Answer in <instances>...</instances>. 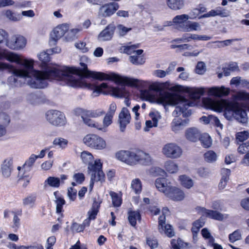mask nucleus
Returning a JSON list of instances; mask_svg holds the SVG:
<instances>
[{"instance_id": "nucleus-44", "label": "nucleus", "mask_w": 249, "mask_h": 249, "mask_svg": "<svg viewBox=\"0 0 249 249\" xmlns=\"http://www.w3.org/2000/svg\"><path fill=\"white\" fill-rule=\"evenodd\" d=\"M109 194L111 197L113 206L116 207H120L122 202L121 198L115 192H110Z\"/></svg>"}, {"instance_id": "nucleus-50", "label": "nucleus", "mask_w": 249, "mask_h": 249, "mask_svg": "<svg viewBox=\"0 0 249 249\" xmlns=\"http://www.w3.org/2000/svg\"><path fill=\"white\" fill-rule=\"evenodd\" d=\"M206 71L205 64L203 62H198L196 68V72L199 74H203Z\"/></svg>"}, {"instance_id": "nucleus-47", "label": "nucleus", "mask_w": 249, "mask_h": 249, "mask_svg": "<svg viewBox=\"0 0 249 249\" xmlns=\"http://www.w3.org/2000/svg\"><path fill=\"white\" fill-rule=\"evenodd\" d=\"M90 118L91 117L88 116L83 117V121L84 123L89 126L95 127L98 129L99 124L95 123V122L93 120L90 119Z\"/></svg>"}, {"instance_id": "nucleus-30", "label": "nucleus", "mask_w": 249, "mask_h": 249, "mask_svg": "<svg viewBox=\"0 0 249 249\" xmlns=\"http://www.w3.org/2000/svg\"><path fill=\"white\" fill-rule=\"evenodd\" d=\"M36 199V194H30L23 199V205L25 207L33 208L35 204Z\"/></svg>"}, {"instance_id": "nucleus-41", "label": "nucleus", "mask_w": 249, "mask_h": 249, "mask_svg": "<svg viewBox=\"0 0 249 249\" xmlns=\"http://www.w3.org/2000/svg\"><path fill=\"white\" fill-rule=\"evenodd\" d=\"M242 239L241 231L240 230H235L229 235V241L231 243H234Z\"/></svg>"}, {"instance_id": "nucleus-46", "label": "nucleus", "mask_w": 249, "mask_h": 249, "mask_svg": "<svg viewBox=\"0 0 249 249\" xmlns=\"http://www.w3.org/2000/svg\"><path fill=\"white\" fill-rule=\"evenodd\" d=\"M87 112V116L91 117V118H97L100 117L105 113V112L101 109H98L94 110H88V112Z\"/></svg>"}, {"instance_id": "nucleus-64", "label": "nucleus", "mask_w": 249, "mask_h": 249, "mask_svg": "<svg viewBox=\"0 0 249 249\" xmlns=\"http://www.w3.org/2000/svg\"><path fill=\"white\" fill-rule=\"evenodd\" d=\"M240 204L243 209L249 211V197L242 199Z\"/></svg>"}, {"instance_id": "nucleus-37", "label": "nucleus", "mask_w": 249, "mask_h": 249, "mask_svg": "<svg viewBox=\"0 0 249 249\" xmlns=\"http://www.w3.org/2000/svg\"><path fill=\"white\" fill-rule=\"evenodd\" d=\"M174 69V66H170L166 71L157 70L154 71L153 74L155 76L158 77L163 78L169 74Z\"/></svg>"}, {"instance_id": "nucleus-26", "label": "nucleus", "mask_w": 249, "mask_h": 249, "mask_svg": "<svg viewBox=\"0 0 249 249\" xmlns=\"http://www.w3.org/2000/svg\"><path fill=\"white\" fill-rule=\"evenodd\" d=\"M179 180L180 184L183 187L189 189L194 186V181L189 177L183 175L179 177Z\"/></svg>"}, {"instance_id": "nucleus-59", "label": "nucleus", "mask_w": 249, "mask_h": 249, "mask_svg": "<svg viewBox=\"0 0 249 249\" xmlns=\"http://www.w3.org/2000/svg\"><path fill=\"white\" fill-rule=\"evenodd\" d=\"M171 244L173 249H180L181 246H182V241L179 238L177 240L172 239L171 240Z\"/></svg>"}, {"instance_id": "nucleus-1", "label": "nucleus", "mask_w": 249, "mask_h": 249, "mask_svg": "<svg viewBox=\"0 0 249 249\" xmlns=\"http://www.w3.org/2000/svg\"><path fill=\"white\" fill-rule=\"evenodd\" d=\"M3 59L22 66L16 68L12 65L0 61V71L7 70L13 74L8 79L9 84L12 87H18L22 85V82L18 80V78L24 79L27 84L34 89L46 87L47 79H55L63 81L71 87L87 88L93 90L92 93L93 96H98L101 93L105 94L107 93V91H109V87L107 84L103 83L100 86H93L86 83L84 77H92L100 80H109V74L90 71L88 69L87 65L82 62L80 63L82 69L81 70L67 66L59 68L47 66L44 71H37L34 69L33 60L23 59L21 55L16 53L6 50H0V60Z\"/></svg>"}, {"instance_id": "nucleus-54", "label": "nucleus", "mask_w": 249, "mask_h": 249, "mask_svg": "<svg viewBox=\"0 0 249 249\" xmlns=\"http://www.w3.org/2000/svg\"><path fill=\"white\" fill-rule=\"evenodd\" d=\"M86 46V43L83 41H79L75 44L76 48L81 50L82 53H86L88 51V49Z\"/></svg>"}, {"instance_id": "nucleus-25", "label": "nucleus", "mask_w": 249, "mask_h": 249, "mask_svg": "<svg viewBox=\"0 0 249 249\" xmlns=\"http://www.w3.org/2000/svg\"><path fill=\"white\" fill-rule=\"evenodd\" d=\"M141 219V215L139 212L129 210L128 212V220L132 227H135L137 221Z\"/></svg>"}, {"instance_id": "nucleus-3", "label": "nucleus", "mask_w": 249, "mask_h": 249, "mask_svg": "<svg viewBox=\"0 0 249 249\" xmlns=\"http://www.w3.org/2000/svg\"><path fill=\"white\" fill-rule=\"evenodd\" d=\"M202 102L206 108L219 112L224 111V115L229 120L233 118L242 124L247 122L248 118L246 111L232 102L225 100L214 101L210 98H203Z\"/></svg>"}, {"instance_id": "nucleus-49", "label": "nucleus", "mask_w": 249, "mask_h": 249, "mask_svg": "<svg viewBox=\"0 0 249 249\" xmlns=\"http://www.w3.org/2000/svg\"><path fill=\"white\" fill-rule=\"evenodd\" d=\"M249 138V132L247 131L239 132L236 134V139L240 142H243Z\"/></svg>"}, {"instance_id": "nucleus-21", "label": "nucleus", "mask_w": 249, "mask_h": 249, "mask_svg": "<svg viewBox=\"0 0 249 249\" xmlns=\"http://www.w3.org/2000/svg\"><path fill=\"white\" fill-rule=\"evenodd\" d=\"M143 52V51L142 49L136 50V53L129 57V60L130 62L136 65L144 64L145 60L143 56L141 55Z\"/></svg>"}, {"instance_id": "nucleus-62", "label": "nucleus", "mask_w": 249, "mask_h": 249, "mask_svg": "<svg viewBox=\"0 0 249 249\" xmlns=\"http://www.w3.org/2000/svg\"><path fill=\"white\" fill-rule=\"evenodd\" d=\"M231 174V170L227 168H223L221 170V178L229 180V176Z\"/></svg>"}, {"instance_id": "nucleus-53", "label": "nucleus", "mask_w": 249, "mask_h": 249, "mask_svg": "<svg viewBox=\"0 0 249 249\" xmlns=\"http://www.w3.org/2000/svg\"><path fill=\"white\" fill-rule=\"evenodd\" d=\"M77 191L72 187H70L68 189V196L69 199L71 201H74L76 197Z\"/></svg>"}, {"instance_id": "nucleus-22", "label": "nucleus", "mask_w": 249, "mask_h": 249, "mask_svg": "<svg viewBox=\"0 0 249 249\" xmlns=\"http://www.w3.org/2000/svg\"><path fill=\"white\" fill-rule=\"evenodd\" d=\"M13 161L11 159H6L4 160L1 167V171L4 178H8L11 175L12 170Z\"/></svg>"}, {"instance_id": "nucleus-58", "label": "nucleus", "mask_w": 249, "mask_h": 249, "mask_svg": "<svg viewBox=\"0 0 249 249\" xmlns=\"http://www.w3.org/2000/svg\"><path fill=\"white\" fill-rule=\"evenodd\" d=\"M239 153L243 154L249 151V147L247 142L243 143L239 145L238 148Z\"/></svg>"}, {"instance_id": "nucleus-33", "label": "nucleus", "mask_w": 249, "mask_h": 249, "mask_svg": "<svg viewBox=\"0 0 249 249\" xmlns=\"http://www.w3.org/2000/svg\"><path fill=\"white\" fill-rule=\"evenodd\" d=\"M202 145L205 148L209 147L212 144V140L211 137L207 133H204L198 138Z\"/></svg>"}, {"instance_id": "nucleus-17", "label": "nucleus", "mask_w": 249, "mask_h": 249, "mask_svg": "<svg viewBox=\"0 0 249 249\" xmlns=\"http://www.w3.org/2000/svg\"><path fill=\"white\" fill-rule=\"evenodd\" d=\"M194 18H195L194 16L189 17V16L186 14L177 15L173 19V22L177 25L179 30L183 31V27L187 25L188 20Z\"/></svg>"}, {"instance_id": "nucleus-6", "label": "nucleus", "mask_w": 249, "mask_h": 249, "mask_svg": "<svg viewBox=\"0 0 249 249\" xmlns=\"http://www.w3.org/2000/svg\"><path fill=\"white\" fill-rule=\"evenodd\" d=\"M184 90L189 93L191 98L195 100L199 99L205 92H207L210 96L219 97L228 95L230 93V89L224 86L211 88L186 87L184 88Z\"/></svg>"}, {"instance_id": "nucleus-11", "label": "nucleus", "mask_w": 249, "mask_h": 249, "mask_svg": "<svg viewBox=\"0 0 249 249\" xmlns=\"http://www.w3.org/2000/svg\"><path fill=\"white\" fill-rule=\"evenodd\" d=\"M119 4L115 2H111L101 6L98 12L100 17H108L112 15L118 9Z\"/></svg>"}, {"instance_id": "nucleus-15", "label": "nucleus", "mask_w": 249, "mask_h": 249, "mask_svg": "<svg viewBox=\"0 0 249 249\" xmlns=\"http://www.w3.org/2000/svg\"><path fill=\"white\" fill-rule=\"evenodd\" d=\"M130 119L129 110L127 108L123 107L119 115L120 130L122 132L124 131L126 125L129 123Z\"/></svg>"}, {"instance_id": "nucleus-55", "label": "nucleus", "mask_w": 249, "mask_h": 249, "mask_svg": "<svg viewBox=\"0 0 249 249\" xmlns=\"http://www.w3.org/2000/svg\"><path fill=\"white\" fill-rule=\"evenodd\" d=\"M80 31V30L77 28L72 29L68 32L66 36L68 40H72L75 37V35Z\"/></svg>"}, {"instance_id": "nucleus-5", "label": "nucleus", "mask_w": 249, "mask_h": 249, "mask_svg": "<svg viewBox=\"0 0 249 249\" xmlns=\"http://www.w3.org/2000/svg\"><path fill=\"white\" fill-rule=\"evenodd\" d=\"M81 158L83 162L89 164V173L91 176L89 188L92 189L94 182H102L105 180V175L102 170V163L100 160H95L93 163L91 162L93 157L90 153L86 151L81 153Z\"/></svg>"}, {"instance_id": "nucleus-36", "label": "nucleus", "mask_w": 249, "mask_h": 249, "mask_svg": "<svg viewBox=\"0 0 249 249\" xmlns=\"http://www.w3.org/2000/svg\"><path fill=\"white\" fill-rule=\"evenodd\" d=\"M139 47V44H134L132 45L124 46L122 47L121 49V52L124 53H126L128 54H131L132 53L134 54L136 53L137 48Z\"/></svg>"}, {"instance_id": "nucleus-34", "label": "nucleus", "mask_w": 249, "mask_h": 249, "mask_svg": "<svg viewBox=\"0 0 249 249\" xmlns=\"http://www.w3.org/2000/svg\"><path fill=\"white\" fill-rule=\"evenodd\" d=\"M132 190L136 194L141 193L142 190V182L140 179L135 178L132 180L131 184Z\"/></svg>"}, {"instance_id": "nucleus-63", "label": "nucleus", "mask_w": 249, "mask_h": 249, "mask_svg": "<svg viewBox=\"0 0 249 249\" xmlns=\"http://www.w3.org/2000/svg\"><path fill=\"white\" fill-rule=\"evenodd\" d=\"M149 116L152 119L153 122H156V124H158L159 119H160V115L158 112H151L149 114Z\"/></svg>"}, {"instance_id": "nucleus-40", "label": "nucleus", "mask_w": 249, "mask_h": 249, "mask_svg": "<svg viewBox=\"0 0 249 249\" xmlns=\"http://www.w3.org/2000/svg\"><path fill=\"white\" fill-rule=\"evenodd\" d=\"M204 157L207 162H213L216 160L217 155L214 151L209 150L204 154Z\"/></svg>"}, {"instance_id": "nucleus-61", "label": "nucleus", "mask_w": 249, "mask_h": 249, "mask_svg": "<svg viewBox=\"0 0 249 249\" xmlns=\"http://www.w3.org/2000/svg\"><path fill=\"white\" fill-rule=\"evenodd\" d=\"M73 111L76 115L81 116V118L83 119V117L87 116V112H88V110L81 108H76Z\"/></svg>"}, {"instance_id": "nucleus-16", "label": "nucleus", "mask_w": 249, "mask_h": 249, "mask_svg": "<svg viewBox=\"0 0 249 249\" xmlns=\"http://www.w3.org/2000/svg\"><path fill=\"white\" fill-rule=\"evenodd\" d=\"M164 216H160L159 218V230L160 233H164L167 236L171 237L174 235V232L170 225H165Z\"/></svg>"}, {"instance_id": "nucleus-60", "label": "nucleus", "mask_w": 249, "mask_h": 249, "mask_svg": "<svg viewBox=\"0 0 249 249\" xmlns=\"http://www.w3.org/2000/svg\"><path fill=\"white\" fill-rule=\"evenodd\" d=\"M71 230L73 231L81 232L84 230V225L78 224L76 223H73L71 227Z\"/></svg>"}, {"instance_id": "nucleus-8", "label": "nucleus", "mask_w": 249, "mask_h": 249, "mask_svg": "<svg viewBox=\"0 0 249 249\" xmlns=\"http://www.w3.org/2000/svg\"><path fill=\"white\" fill-rule=\"evenodd\" d=\"M162 153L167 158L175 159L181 156L182 150L177 143L170 142L165 144L163 146Z\"/></svg>"}, {"instance_id": "nucleus-18", "label": "nucleus", "mask_w": 249, "mask_h": 249, "mask_svg": "<svg viewBox=\"0 0 249 249\" xmlns=\"http://www.w3.org/2000/svg\"><path fill=\"white\" fill-rule=\"evenodd\" d=\"M69 27L66 24H61L56 27L51 34L52 38L56 41L62 37L68 31Z\"/></svg>"}, {"instance_id": "nucleus-51", "label": "nucleus", "mask_w": 249, "mask_h": 249, "mask_svg": "<svg viewBox=\"0 0 249 249\" xmlns=\"http://www.w3.org/2000/svg\"><path fill=\"white\" fill-rule=\"evenodd\" d=\"M220 130L223 129V124L220 123V120L216 117L212 115L211 117V123Z\"/></svg>"}, {"instance_id": "nucleus-2", "label": "nucleus", "mask_w": 249, "mask_h": 249, "mask_svg": "<svg viewBox=\"0 0 249 249\" xmlns=\"http://www.w3.org/2000/svg\"><path fill=\"white\" fill-rule=\"evenodd\" d=\"M169 86L168 82L155 83L151 85V88L156 91H160L159 96L157 98V102L163 106H176V108L173 112L174 117L182 114L183 117L190 116L192 112L188 108L194 105V103L190 102L184 97L169 93L162 91L167 89Z\"/></svg>"}, {"instance_id": "nucleus-43", "label": "nucleus", "mask_w": 249, "mask_h": 249, "mask_svg": "<svg viewBox=\"0 0 249 249\" xmlns=\"http://www.w3.org/2000/svg\"><path fill=\"white\" fill-rule=\"evenodd\" d=\"M54 195L55 196L56 200L55 201V203L56 204V210L57 213H60L62 212L63 206L64 205L65 203V200L60 197H57L56 196L57 192H55L53 193Z\"/></svg>"}, {"instance_id": "nucleus-52", "label": "nucleus", "mask_w": 249, "mask_h": 249, "mask_svg": "<svg viewBox=\"0 0 249 249\" xmlns=\"http://www.w3.org/2000/svg\"><path fill=\"white\" fill-rule=\"evenodd\" d=\"M117 29L120 36H124L127 34V32L131 30V28H127L122 24L117 26Z\"/></svg>"}, {"instance_id": "nucleus-29", "label": "nucleus", "mask_w": 249, "mask_h": 249, "mask_svg": "<svg viewBox=\"0 0 249 249\" xmlns=\"http://www.w3.org/2000/svg\"><path fill=\"white\" fill-rule=\"evenodd\" d=\"M100 202L94 200L91 208L88 212L89 217L91 219L94 220L95 219L96 216L98 213L99 208L100 207Z\"/></svg>"}, {"instance_id": "nucleus-28", "label": "nucleus", "mask_w": 249, "mask_h": 249, "mask_svg": "<svg viewBox=\"0 0 249 249\" xmlns=\"http://www.w3.org/2000/svg\"><path fill=\"white\" fill-rule=\"evenodd\" d=\"M113 116L107 113L103 121V125L99 124L98 129L105 132L106 128L112 123Z\"/></svg>"}, {"instance_id": "nucleus-45", "label": "nucleus", "mask_w": 249, "mask_h": 249, "mask_svg": "<svg viewBox=\"0 0 249 249\" xmlns=\"http://www.w3.org/2000/svg\"><path fill=\"white\" fill-rule=\"evenodd\" d=\"M10 122L9 116L4 112H0V125L6 127Z\"/></svg>"}, {"instance_id": "nucleus-13", "label": "nucleus", "mask_w": 249, "mask_h": 249, "mask_svg": "<svg viewBox=\"0 0 249 249\" xmlns=\"http://www.w3.org/2000/svg\"><path fill=\"white\" fill-rule=\"evenodd\" d=\"M166 196L174 201L178 202L183 200L186 195L181 188L173 186Z\"/></svg>"}, {"instance_id": "nucleus-27", "label": "nucleus", "mask_w": 249, "mask_h": 249, "mask_svg": "<svg viewBox=\"0 0 249 249\" xmlns=\"http://www.w3.org/2000/svg\"><path fill=\"white\" fill-rule=\"evenodd\" d=\"M60 185V179L59 178L49 177L44 182V186H47L54 188H58Z\"/></svg>"}, {"instance_id": "nucleus-38", "label": "nucleus", "mask_w": 249, "mask_h": 249, "mask_svg": "<svg viewBox=\"0 0 249 249\" xmlns=\"http://www.w3.org/2000/svg\"><path fill=\"white\" fill-rule=\"evenodd\" d=\"M68 142V141L63 138H56L54 139L53 143L55 147L63 149L67 146Z\"/></svg>"}, {"instance_id": "nucleus-9", "label": "nucleus", "mask_w": 249, "mask_h": 249, "mask_svg": "<svg viewBox=\"0 0 249 249\" xmlns=\"http://www.w3.org/2000/svg\"><path fill=\"white\" fill-rule=\"evenodd\" d=\"M83 142L88 146L96 149L101 150L106 147L105 141L101 137L94 134L86 135L84 138Z\"/></svg>"}, {"instance_id": "nucleus-39", "label": "nucleus", "mask_w": 249, "mask_h": 249, "mask_svg": "<svg viewBox=\"0 0 249 249\" xmlns=\"http://www.w3.org/2000/svg\"><path fill=\"white\" fill-rule=\"evenodd\" d=\"M167 4L173 10L180 9L183 6V2L180 0H167Z\"/></svg>"}, {"instance_id": "nucleus-12", "label": "nucleus", "mask_w": 249, "mask_h": 249, "mask_svg": "<svg viewBox=\"0 0 249 249\" xmlns=\"http://www.w3.org/2000/svg\"><path fill=\"white\" fill-rule=\"evenodd\" d=\"M26 43V40L23 36H14L6 41V46L12 50H19L24 47Z\"/></svg>"}, {"instance_id": "nucleus-4", "label": "nucleus", "mask_w": 249, "mask_h": 249, "mask_svg": "<svg viewBox=\"0 0 249 249\" xmlns=\"http://www.w3.org/2000/svg\"><path fill=\"white\" fill-rule=\"evenodd\" d=\"M115 157L118 160L131 166L138 164L148 166L153 163L150 154L139 149L120 150L115 153Z\"/></svg>"}, {"instance_id": "nucleus-24", "label": "nucleus", "mask_w": 249, "mask_h": 249, "mask_svg": "<svg viewBox=\"0 0 249 249\" xmlns=\"http://www.w3.org/2000/svg\"><path fill=\"white\" fill-rule=\"evenodd\" d=\"M185 135L188 140L196 142L199 138L200 132L196 128H189L186 130Z\"/></svg>"}, {"instance_id": "nucleus-31", "label": "nucleus", "mask_w": 249, "mask_h": 249, "mask_svg": "<svg viewBox=\"0 0 249 249\" xmlns=\"http://www.w3.org/2000/svg\"><path fill=\"white\" fill-rule=\"evenodd\" d=\"M187 25L183 27V32H189L201 30L200 25L196 22L188 21Z\"/></svg>"}, {"instance_id": "nucleus-20", "label": "nucleus", "mask_w": 249, "mask_h": 249, "mask_svg": "<svg viewBox=\"0 0 249 249\" xmlns=\"http://www.w3.org/2000/svg\"><path fill=\"white\" fill-rule=\"evenodd\" d=\"M115 28V26L113 24L108 25L99 35V39L101 41H107L111 39L114 34Z\"/></svg>"}, {"instance_id": "nucleus-57", "label": "nucleus", "mask_w": 249, "mask_h": 249, "mask_svg": "<svg viewBox=\"0 0 249 249\" xmlns=\"http://www.w3.org/2000/svg\"><path fill=\"white\" fill-rule=\"evenodd\" d=\"M147 244L151 249H155L158 246L157 240L153 237H148L147 238Z\"/></svg>"}, {"instance_id": "nucleus-7", "label": "nucleus", "mask_w": 249, "mask_h": 249, "mask_svg": "<svg viewBox=\"0 0 249 249\" xmlns=\"http://www.w3.org/2000/svg\"><path fill=\"white\" fill-rule=\"evenodd\" d=\"M46 120L54 126H62L66 123V118L64 114L56 110H49L45 113Z\"/></svg>"}, {"instance_id": "nucleus-10", "label": "nucleus", "mask_w": 249, "mask_h": 249, "mask_svg": "<svg viewBox=\"0 0 249 249\" xmlns=\"http://www.w3.org/2000/svg\"><path fill=\"white\" fill-rule=\"evenodd\" d=\"M196 210L198 213L202 215L218 221H222L224 219L228 218L229 217V214H223L217 211L209 210L204 207H197L196 208Z\"/></svg>"}, {"instance_id": "nucleus-19", "label": "nucleus", "mask_w": 249, "mask_h": 249, "mask_svg": "<svg viewBox=\"0 0 249 249\" xmlns=\"http://www.w3.org/2000/svg\"><path fill=\"white\" fill-rule=\"evenodd\" d=\"M189 121L188 119L184 120L177 118L174 119L171 124L172 130L175 133L178 132L188 124Z\"/></svg>"}, {"instance_id": "nucleus-42", "label": "nucleus", "mask_w": 249, "mask_h": 249, "mask_svg": "<svg viewBox=\"0 0 249 249\" xmlns=\"http://www.w3.org/2000/svg\"><path fill=\"white\" fill-rule=\"evenodd\" d=\"M37 159L36 155L32 154L23 165L24 170H30Z\"/></svg>"}, {"instance_id": "nucleus-56", "label": "nucleus", "mask_w": 249, "mask_h": 249, "mask_svg": "<svg viewBox=\"0 0 249 249\" xmlns=\"http://www.w3.org/2000/svg\"><path fill=\"white\" fill-rule=\"evenodd\" d=\"M73 179L77 184H81L85 179V177L82 173H76L73 176Z\"/></svg>"}, {"instance_id": "nucleus-35", "label": "nucleus", "mask_w": 249, "mask_h": 249, "mask_svg": "<svg viewBox=\"0 0 249 249\" xmlns=\"http://www.w3.org/2000/svg\"><path fill=\"white\" fill-rule=\"evenodd\" d=\"M211 13L213 17L219 16L221 17H227L229 15L228 11L221 7H218L215 9L212 10Z\"/></svg>"}, {"instance_id": "nucleus-14", "label": "nucleus", "mask_w": 249, "mask_h": 249, "mask_svg": "<svg viewBox=\"0 0 249 249\" xmlns=\"http://www.w3.org/2000/svg\"><path fill=\"white\" fill-rule=\"evenodd\" d=\"M155 184L158 190L163 193L165 196L173 186L171 182L164 178H158L155 181Z\"/></svg>"}, {"instance_id": "nucleus-32", "label": "nucleus", "mask_w": 249, "mask_h": 249, "mask_svg": "<svg viewBox=\"0 0 249 249\" xmlns=\"http://www.w3.org/2000/svg\"><path fill=\"white\" fill-rule=\"evenodd\" d=\"M164 167L167 172L171 174L176 173L178 170V164L170 160L165 162Z\"/></svg>"}, {"instance_id": "nucleus-23", "label": "nucleus", "mask_w": 249, "mask_h": 249, "mask_svg": "<svg viewBox=\"0 0 249 249\" xmlns=\"http://www.w3.org/2000/svg\"><path fill=\"white\" fill-rule=\"evenodd\" d=\"M60 49L53 48L51 50H48L46 52H42L38 54L39 59L42 61V63L45 64L49 62L50 59V54L53 53H59L60 52Z\"/></svg>"}, {"instance_id": "nucleus-48", "label": "nucleus", "mask_w": 249, "mask_h": 249, "mask_svg": "<svg viewBox=\"0 0 249 249\" xmlns=\"http://www.w3.org/2000/svg\"><path fill=\"white\" fill-rule=\"evenodd\" d=\"M5 15L6 18L12 21H18L20 18L19 15H17L9 10L5 12Z\"/></svg>"}]
</instances>
